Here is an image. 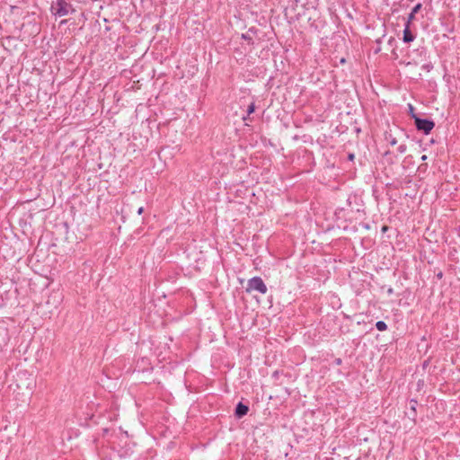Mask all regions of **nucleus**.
I'll return each mask as SVG.
<instances>
[{
	"instance_id": "10",
	"label": "nucleus",
	"mask_w": 460,
	"mask_h": 460,
	"mask_svg": "<svg viewBox=\"0 0 460 460\" xmlns=\"http://www.w3.org/2000/svg\"><path fill=\"white\" fill-rule=\"evenodd\" d=\"M255 111V103L254 102H252L248 108H247V116L251 115L252 113H253Z\"/></svg>"
},
{
	"instance_id": "19",
	"label": "nucleus",
	"mask_w": 460,
	"mask_h": 460,
	"mask_svg": "<svg viewBox=\"0 0 460 460\" xmlns=\"http://www.w3.org/2000/svg\"><path fill=\"white\" fill-rule=\"evenodd\" d=\"M426 158H427V156H426V155H423V156L421 157V160H423V161H424V160H426Z\"/></svg>"
},
{
	"instance_id": "4",
	"label": "nucleus",
	"mask_w": 460,
	"mask_h": 460,
	"mask_svg": "<svg viewBox=\"0 0 460 460\" xmlns=\"http://www.w3.org/2000/svg\"><path fill=\"white\" fill-rule=\"evenodd\" d=\"M249 411L248 405L239 402L235 407L234 415L237 419H241L245 416Z\"/></svg>"
},
{
	"instance_id": "3",
	"label": "nucleus",
	"mask_w": 460,
	"mask_h": 460,
	"mask_svg": "<svg viewBox=\"0 0 460 460\" xmlns=\"http://www.w3.org/2000/svg\"><path fill=\"white\" fill-rule=\"evenodd\" d=\"M414 125L417 130L421 131L426 135L429 134L430 131L435 127V123L433 120L421 118H415Z\"/></svg>"
},
{
	"instance_id": "16",
	"label": "nucleus",
	"mask_w": 460,
	"mask_h": 460,
	"mask_svg": "<svg viewBox=\"0 0 460 460\" xmlns=\"http://www.w3.org/2000/svg\"><path fill=\"white\" fill-rule=\"evenodd\" d=\"M242 38L244 39V40H251V38L246 36L245 34H243Z\"/></svg>"
},
{
	"instance_id": "18",
	"label": "nucleus",
	"mask_w": 460,
	"mask_h": 460,
	"mask_svg": "<svg viewBox=\"0 0 460 460\" xmlns=\"http://www.w3.org/2000/svg\"><path fill=\"white\" fill-rule=\"evenodd\" d=\"M341 63H345V58H342L341 59Z\"/></svg>"
},
{
	"instance_id": "9",
	"label": "nucleus",
	"mask_w": 460,
	"mask_h": 460,
	"mask_svg": "<svg viewBox=\"0 0 460 460\" xmlns=\"http://www.w3.org/2000/svg\"><path fill=\"white\" fill-rule=\"evenodd\" d=\"M409 107V114L415 120V118H420L414 111V107L411 104L408 105Z\"/></svg>"
},
{
	"instance_id": "21",
	"label": "nucleus",
	"mask_w": 460,
	"mask_h": 460,
	"mask_svg": "<svg viewBox=\"0 0 460 460\" xmlns=\"http://www.w3.org/2000/svg\"><path fill=\"white\" fill-rule=\"evenodd\" d=\"M274 376H278V372H277V371H276V372H274Z\"/></svg>"
},
{
	"instance_id": "22",
	"label": "nucleus",
	"mask_w": 460,
	"mask_h": 460,
	"mask_svg": "<svg viewBox=\"0 0 460 460\" xmlns=\"http://www.w3.org/2000/svg\"><path fill=\"white\" fill-rule=\"evenodd\" d=\"M274 376H278V372H277V371H276V372H274Z\"/></svg>"
},
{
	"instance_id": "12",
	"label": "nucleus",
	"mask_w": 460,
	"mask_h": 460,
	"mask_svg": "<svg viewBox=\"0 0 460 460\" xmlns=\"http://www.w3.org/2000/svg\"><path fill=\"white\" fill-rule=\"evenodd\" d=\"M390 137H391V139H390V145H391V146H395V145H396V143H397L396 138H395V137H392V136H391V135H390Z\"/></svg>"
},
{
	"instance_id": "8",
	"label": "nucleus",
	"mask_w": 460,
	"mask_h": 460,
	"mask_svg": "<svg viewBox=\"0 0 460 460\" xmlns=\"http://www.w3.org/2000/svg\"><path fill=\"white\" fill-rule=\"evenodd\" d=\"M417 404H418V402H417V401H416V400L411 399V400L410 401V409H411V411H412V418H413V419H414V418H415V416H416V407H417Z\"/></svg>"
},
{
	"instance_id": "15",
	"label": "nucleus",
	"mask_w": 460,
	"mask_h": 460,
	"mask_svg": "<svg viewBox=\"0 0 460 460\" xmlns=\"http://www.w3.org/2000/svg\"><path fill=\"white\" fill-rule=\"evenodd\" d=\"M335 363L337 365H341V358H336Z\"/></svg>"
},
{
	"instance_id": "6",
	"label": "nucleus",
	"mask_w": 460,
	"mask_h": 460,
	"mask_svg": "<svg viewBox=\"0 0 460 460\" xmlns=\"http://www.w3.org/2000/svg\"><path fill=\"white\" fill-rule=\"evenodd\" d=\"M422 7V4L420 3L417 4L412 9H411V12L410 13L409 16H408V19H407V22L408 23H411V21L414 20L415 18V15L416 13L421 9Z\"/></svg>"
},
{
	"instance_id": "1",
	"label": "nucleus",
	"mask_w": 460,
	"mask_h": 460,
	"mask_svg": "<svg viewBox=\"0 0 460 460\" xmlns=\"http://www.w3.org/2000/svg\"><path fill=\"white\" fill-rule=\"evenodd\" d=\"M51 12L55 16L63 17L74 13L73 5L66 0H56L51 4Z\"/></svg>"
},
{
	"instance_id": "13",
	"label": "nucleus",
	"mask_w": 460,
	"mask_h": 460,
	"mask_svg": "<svg viewBox=\"0 0 460 460\" xmlns=\"http://www.w3.org/2000/svg\"><path fill=\"white\" fill-rule=\"evenodd\" d=\"M348 159H349V161H353V160L355 159V155H354V154H352V153H349V154L348 155Z\"/></svg>"
},
{
	"instance_id": "7",
	"label": "nucleus",
	"mask_w": 460,
	"mask_h": 460,
	"mask_svg": "<svg viewBox=\"0 0 460 460\" xmlns=\"http://www.w3.org/2000/svg\"><path fill=\"white\" fill-rule=\"evenodd\" d=\"M376 327L378 331L384 332L387 330V324L384 321H378L376 323Z\"/></svg>"
},
{
	"instance_id": "14",
	"label": "nucleus",
	"mask_w": 460,
	"mask_h": 460,
	"mask_svg": "<svg viewBox=\"0 0 460 460\" xmlns=\"http://www.w3.org/2000/svg\"><path fill=\"white\" fill-rule=\"evenodd\" d=\"M144 211V208L143 207H140L138 209H137V214L138 215H141Z\"/></svg>"
},
{
	"instance_id": "17",
	"label": "nucleus",
	"mask_w": 460,
	"mask_h": 460,
	"mask_svg": "<svg viewBox=\"0 0 460 460\" xmlns=\"http://www.w3.org/2000/svg\"><path fill=\"white\" fill-rule=\"evenodd\" d=\"M393 291H394V290H393V288H390L387 290L388 294H390V295H391V294H393Z\"/></svg>"
},
{
	"instance_id": "11",
	"label": "nucleus",
	"mask_w": 460,
	"mask_h": 460,
	"mask_svg": "<svg viewBox=\"0 0 460 460\" xmlns=\"http://www.w3.org/2000/svg\"><path fill=\"white\" fill-rule=\"evenodd\" d=\"M407 150V146L406 145H400L397 148V151L400 153V154H403L405 153Z\"/></svg>"
},
{
	"instance_id": "2",
	"label": "nucleus",
	"mask_w": 460,
	"mask_h": 460,
	"mask_svg": "<svg viewBox=\"0 0 460 460\" xmlns=\"http://www.w3.org/2000/svg\"><path fill=\"white\" fill-rule=\"evenodd\" d=\"M253 290L258 291L262 295L267 293V286L261 277H253L248 280L246 292L250 293Z\"/></svg>"
},
{
	"instance_id": "20",
	"label": "nucleus",
	"mask_w": 460,
	"mask_h": 460,
	"mask_svg": "<svg viewBox=\"0 0 460 460\" xmlns=\"http://www.w3.org/2000/svg\"><path fill=\"white\" fill-rule=\"evenodd\" d=\"M438 278H441L442 277V273L440 272L438 275Z\"/></svg>"
},
{
	"instance_id": "5",
	"label": "nucleus",
	"mask_w": 460,
	"mask_h": 460,
	"mask_svg": "<svg viewBox=\"0 0 460 460\" xmlns=\"http://www.w3.org/2000/svg\"><path fill=\"white\" fill-rule=\"evenodd\" d=\"M410 24L411 23L406 22L405 28L403 30L402 40L405 43H410V42L413 41L415 39V36L411 33V31L410 30Z\"/></svg>"
}]
</instances>
